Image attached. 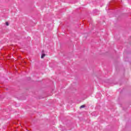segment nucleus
I'll use <instances>...</instances> for the list:
<instances>
[{
	"label": "nucleus",
	"instance_id": "nucleus-1",
	"mask_svg": "<svg viewBox=\"0 0 131 131\" xmlns=\"http://www.w3.org/2000/svg\"><path fill=\"white\" fill-rule=\"evenodd\" d=\"M46 56V54H43L41 55V59H43V58Z\"/></svg>",
	"mask_w": 131,
	"mask_h": 131
},
{
	"label": "nucleus",
	"instance_id": "nucleus-2",
	"mask_svg": "<svg viewBox=\"0 0 131 131\" xmlns=\"http://www.w3.org/2000/svg\"><path fill=\"white\" fill-rule=\"evenodd\" d=\"M80 108H84V105H82L80 107Z\"/></svg>",
	"mask_w": 131,
	"mask_h": 131
},
{
	"label": "nucleus",
	"instance_id": "nucleus-3",
	"mask_svg": "<svg viewBox=\"0 0 131 131\" xmlns=\"http://www.w3.org/2000/svg\"><path fill=\"white\" fill-rule=\"evenodd\" d=\"M6 24L7 26H9V23L6 22Z\"/></svg>",
	"mask_w": 131,
	"mask_h": 131
},
{
	"label": "nucleus",
	"instance_id": "nucleus-4",
	"mask_svg": "<svg viewBox=\"0 0 131 131\" xmlns=\"http://www.w3.org/2000/svg\"><path fill=\"white\" fill-rule=\"evenodd\" d=\"M96 98H97V96H96Z\"/></svg>",
	"mask_w": 131,
	"mask_h": 131
}]
</instances>
